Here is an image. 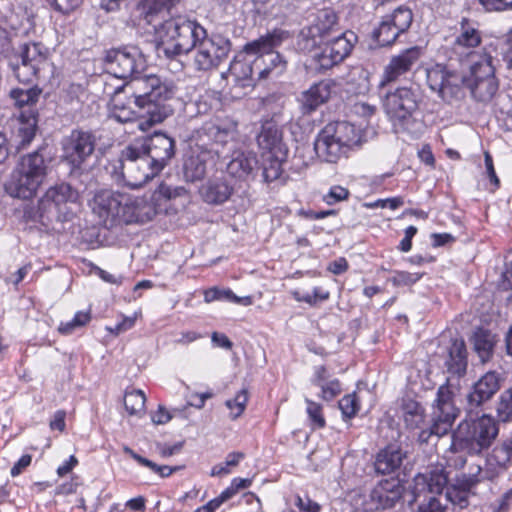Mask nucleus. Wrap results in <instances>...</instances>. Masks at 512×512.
Here are the masks:
<instances>
[{"instance_id":"f257e3e1","label":"nucleus","mask_w":512,"mask_h":512,"mask_svg":"<svg viewBox=\"0 0 512 512\" xmlns=\"http://www.w3.org/2000/svg\"><path fill=\"white\" fill-rule=\"evenodd\" d=\"M133 77V80L124 87L130 90L141 119L147 118L139 123V129L146 130L152 125L163 122L173 113V108L167 104V101L174 96V86L172 83L162 81L156 75Z\"/></svg>"},{"instance_id":"f03ea898","label":"nucleus","mask_w":512,"mask_h":512,"mask_svg":"<svg viewBox=\"0 0 512 512\" xmlns=\"http://www.w3.org/2000/svg\"><path fill=\"white\" fill-rule=\"evenodd\" d=\"M157 31L162 37L158 50L168 58L192 52L206 33L200 24L183 15L164 20Z\"/></svg>"},{"instance_id":"7ed1b4c3","label":"nucleus","mask_w":512,"mask_h":512,"mask_svg":"<svg viewBox=\"0 0 512 512\" xmlns=\"http://www.w3.org/2000/svg\"><path fill=\"white\" fill-rule=\"evenodd\" d=\"M420 100L418 90L412 87H398L384 94L383 107L397 133H420L422 123L416 118Z\"/></svg>"},{"instance_id":"20e7f679","label":"nucleus","mask_w":512,"mask_h":512,"mask_svg":"<svg viewBox=\"0 0 512 512\" xmlns=\"http://www.w3.org/2000/svg\"><path fill=\"white\" fill-rule=\"evenodd\" d=\"M48 165L39 150L23 155L5 184L6 192L19 199L32 198L43 184Z\"/></svg>"},{"instance_id":"39448f33","label":"nucleus","mask_w":512,"mask_h":512,"mask_svg":"<svg viewBox=\"0 0 512 512\" xmlns=\"http://www.w3.org/2000/svg\"><path fill=\"white\" fill-rule=\"evenodd\" d=\"M360 144V131L355 125L337 121L328 123L320 131L314 142V150L319 159L328 163H336L346 149Z\"/></svg>"},{"instance_id":"423d86ee","label":"nucleus","mask_w":512,"mask_h":512,"mask_svg":"<svg viewBox=\"0 0 512 512\" xmlns=\"http://www.w3.org/2000/svg\"><path fill=\"white\" fill-rule=\"evenodd\" d=\"M499 428L494 418L483 415L472 422L461 423L452 434L450 449L453 453L467 452L479 455L488 449L498 436Z\"/></svg>"},{"instance_id":"0eeeda50","label":"nucleus","mask_w":512,"mask_h":512,"mask_svg":"<svg viewBox=\"0 0 512 512\" xmlns=\"http://www.w3.org/2000/svg\"><path fill=\"white\" fill-rule=\"evenodd\" d=\"M99 139L96 131L82 128L73 129L62 139L63 158L71 166L72 171H82L86 168L87 162L98 150Z\"/></svg>"},{"instance_id":"6e6552de","label":"nucleus","mask_w":512,"mask_h":512,"mask_svg":"<svg viewBox=\"0 0 512 512\" xmlns=\"http://www.w3.org/2000/svg\"><path fill=\"white\" fill-rule=\"evenodd\" d=\"M459 410L454 403V394L448 385L438 388L431 414L432 424L429 430H422L419 440L427 443L431 436L442 437L452 428Z\"/></svg>"},{"instance_id":"1a4fd4ad","label":"nucleus","mask_w":512,"mask_h":512,"mask_svg":"<svg viewBox=\"0 0 512 512\" xmlns=\"http://www.w3.org/2000/svg\"><path fill=\"white\" fill-rule=\"evenodd\" d=\"M119 162L123 180L131 188L142 187L159 173L144 155V148L134 143L121 151Z\"/></svg>"},{"instance_id":"9d476101","label":"nucleus","mask_w":512,"mask_h":512,"mask_svg":"<svg viewBox=\"0 0 512 512\" xmlns=\"http://www.w3.org/2000/svg\"><path fill=\"white\" fill-rule=\"evenodd\" d=\"M104 66L108 73L121 79L141 74L146 69V59L142 51L132 45L106 51Z\"/></svg>"},{"instance_id":"9b49d317","label":"nucleus","mask_w":512,"mask_h":512,"mask_svg":"<svg viewBox=\"0 0 512 512\" xmlns=\"http://www.w3.org/2000/svg\"><path fill=\"white\" fill-rule=\"evenodd\" d=\"M357 41V35L350 30L325 40L312 59L316 69L326 71L342 63L351 54Z\"/></svg>"},{"instance_id":"f8f14e48","label":"nucleus","mask_w":512,"mask_h":512,"mask_svg":"<svg viewBox=\"0 0 512 512\" xmlns=\"http://www.w3.org/2000/svg\"><path fill=\"white\" fill-rule=\"evenodd\" d=\"M48 64V49L41 43L21 46L13 56L10 66L20 82L29 83Z\"/></svg>"},{"instance_id":"ddd939ff","label":"nucleus","mask_w":512,"mask_h":512,"mask_svg":"<svg viewBox=\"0 0 512 512\" xmlns=\"http://www.w3.org/2000/svg\"><path fill=\"white\" fill-rule=\"evenodd\" d=\"M402 486L398 480L381 481L371 492L368 501L364 495L355 494L351 499L350 512H371L374 509H389L401 499Z\"/></svg>"},{"instance_id":"4468645a","label":"nucleus","mask_w":512,"mask_h":512,"mask_svg":"<svg viewBox=\"0 0 512 512\" xmlns=\"http://www.w3.org/2000/svg\"><path fill=\"white\" fill-rule=\"evenodd\" d=\"M230 50L229 39L221 35L208 37L206 32L192 50L194 51L193 65L197 71L217 68L228 57Z\"/></svg>"},{"instance_id":"2eb2a0df","label":"nucleus","mask_w":512,"mask_h":512,"mask_svg":"<svg viewBox=\"0 0 512 512\" xmlns=\"http://www.w3.org/2000/svg\"><path fill=\"white\" fill-rule=\"evenodd\" d=\"M126 194L112 190H99L90 202L92 212L98 217L99 223L106 228L123 224L122 214L125 212Z\"/></svg>"},{"instance_id":"dca6fc26","label":"nucleus","mask_w":512,"mask_h":512,"mask_svg":"<svg viewBox=\"0 0 512 512\" xmlns=\"http://www.w3.org/2000/svg\"><path fill=\"white\" fill-rule=\"evenodd\" d=\"M161 196L171 199L175 194L168 186H160L158 192L150 197H132L126 194L125 212L122 214L123 224L145 223L152 220L158 212L156 202Z\"/></svg>"},{"instance_id":"f3484780","label":"nucleus","mask_w":512,"mask_h":512,"mask_svg":"<svg viewBox=\"0 0 512 512\" xmlns=\"http://www.w3.org/2000/svg\"><path fill=\"white\" fill-rule=\"evenodd\" d=\"M254 69L258 70L259 78H265L271 71V67L260 69V59L255 55L247 54L245 48L230 63L227 72H223L221 77L230 79L234 86L241 88H250L253 83Z\"/></svg>"},{"instance_id":"a211bd4d","label":"nucleus","mask_w":512,"mask_h":512,"mask_svg":"<svg viewBox=\"0 0 512 512\" xmlns=\"http://www.w3.org/2000/svg\"><path fill=\"white\" fill-rule=\"evenodd\" d=\"M137 148H144V155L149 157V162L155 170L162 171L169 161L175 156L176 141L164 132L157 131L141 142H134Z\"/></svg>"},{"instance_id":"6ab92c4d","label":"nucleus","mask_w":512,"mask_h":512,"mask_svg":"<svg viewBox=\"0 0 512 512\" xmlns=\"http://www.w3.org/2000/svg\"><path fill=\"white\" fill-rule=\"evenodd\" d=\"M286 37V32L282 30H273L258 39L251 41L245 45V51L247 54L255 55L260 59V69L266 58L273 68H279L281 72L285 68L286 62L282 56L274 52V49L279 46Z\"/></svg>"},{"instance_id":"aec40b11","label":"nucleus","mask_w":512,"mask_h":512,"mask_svg":"<svg viewBox=\"0 0 512 512\" xmlns=\"http://www.w3.org/2000/svg\"><path fill=\"white\" fill-rule=\"evenodd\" d=\"M235 132L236 124L233 122H206L193 132L191 141L194 142L195 147L210 148L211 144L227 143L234 138Z\"/></svg>"},{"instance_id":"412c9836","label":"nucleus","mask_w":512,"mask_h":512,"mask_svg":"<svg viewBox=\"0 0 512 512\" xmlns=\"http://www.w3.org/2000/svg\"><path fill=\"white\" fill-rule=\"evenodd\" d=\"M421 57V49L417 46L403 50L391 58L385 66L379 82V89L383 90L389 83L397 81L402 75L411 71Z\"/></svg>"},{"instance_id":"4be33fe9","label":"nucleus","mask_w":512,"mask_h":512,"mask_svg":"<svg viewBox=\"0 0 512 512\" xmlns=\"http://www.w3.org/2000/svg\"><path fill=\"white\" fill-rule=\"evenodd\" d=\"M462 75L437 64L427 70V84L443 99L454 95L461 84Z\"/></svg>"},{"instance_id":"5701e85b","label":"nucleus","mask_w":512,"mask_h":512,"mask_svg":"<svg viewBox=\"0 0 512 512\" xmlns=\"http://www.w3.org/2000/svg\"><path fill=\"white\" fill-rule=\"evenodd\" d=\"M501 387V378L495 371L484 374L474 385L472 391L467 395V403L470 410L480 407L484 402L490 400Z\"/></svg>"},{"instance_id":"b1692460","label":"nucleus","mask_w":512,"mask_h":512,"mask_svg":"<svg viewBox=\"0 0 512 512\" xmlns=\"http://www.w3.org/2000/svg\"><path fill=\"white\" fill-rule=\"evenodd\" d=\"M481 43V35L475 25L467 18L460 22V32L453 42V51L459 55L476 57L473 51Z\"/></svg>"},{"instance_id":"393cba45","label":"nucleus","mask_w":512,"mask_h":512,"mask_svg":"<svg viewBox=\"0 0 512 512\" xmlns=\"http://www.w3.org/2000/svg\"><path fill=\"white\" fill-rule=\"evenodd\" d=\"M44 195L45 201H50L61 211V216L65 221L68 220L71 214L69 204H75L79 199L78 191L67 183L50 187Z\"/></svg>"},{"instance_id":"a878e982","label":"nucleus","mask_w":512,"mask_h":512,"mask_svg":"<svg viewBox=\"0 0 512 512\" xmlns=\"http://www.w3.org/2000/svg\"><path fill=\"white\" fill-rule=\"evenodd\" d=\"M212 148L196 147L192 154L184 162V175L189 181H197L204 178L207 172V162L213 158Z\"/></svg>"},{"instance_id":"bb28decb","label":"nucleus","mask_w":512,"mask_h":512,"mask_svg":"<svg viewBox=\"0 0 512 512\" xmlns=\"http://www.w3.org/2000/svg\"><path fill=\"white\" fill-rule=\"evenodd\" d=\"M258 160L255 154L241 150L233 151L226 165L228 175L237 180H246L255 170Z\"/></svg>"},{"instance_id":"cd10ccee","label":"nucleus","mask_w":512,"mask_h":512,"mask_svg":"<svg viewBox=\"0 0 512 512\" xmlns=\"http://www.w3.org/2000/svg\"><path fill=\"white\" fill-rule=\"evenodd\" d=\"M125 92L126 87H119L111 97V117L120 123H127L138 118L139 124L142 119L139 110L135 111L132 107L134 98H126L124 96Z\"/></svg>"},{"instance_id":"c85d7f7f","label":"nucleus","mask_w":512,"mask_h":512,"mask_svg":"<svg viewBox=\"0 0 512 512\" xmlns=\"http://www.w3.org/2000/svg\"><path fill=\"white\" fill-rule=\"evenodd\" d=\"M234 190L232 183L224 177H219L207 181L202 186L200 193L206 203L219 205L229 200Z\"/></svg>"},{"instance_id":"c756f323","label":"nucleus","mask_w":512,"mask_h":512,"mask_svg":"<svg viewBox=\"0 0 512 512\" xmlns=\"http://www.w3.org/2000/svg\"><path fill=\"white\" fill-rule=\"evenodd\" d=\"M258 145L266 150L265 154H274L279 158H286L288 149L282 142V133L274 124H266L262 127L257 137Z\"/></svg>"},{"instance_id":"7c9ffc66","label":"nucleus","mask_w":512,"mask_h":512,"mask_svg":"<svg viewBox=\"0 0 512 512\" xmlns=\"http://www.w3.org/2000/svg\"><path fill=\"white\" fill-rule=\"evenodd\" d=\"M448 357L445 361L447 372L454 377L460 378L467 369V350L463 339H452L448 347Z\"/></svg>"},{"instance_id":"2f4dec72","label":"nucleus","mask_w":512,"mask_h":512,"mask_svg":"<svg viewBox=\"0 0 512 512\" xmlns=\"http://www.w3.org/2000/svg\"><path fill=\"white\" fill-rule=\"evenodd\" d=\"M404 458L402 451L395 446L380 450L375 458L374 468L378 474H390L400 467Z\"/></svg>"},{"instance_id":"473e14b6","label":"nucleus","mask_w":512,"mask_h":512,"mask_svg":"<svg viewBox=\"0 0 512 512\" xmlns=\"http://www.w3.org/2000/svg\"><path fill=\"white\" fill-rule=\"evenodd\" d=\"M325 40L318 28L308 25L303 27L297 35L296 49L303 54H309L313 59L314 53L323 45Z\"/></svg>"},{"instance_id":"72a5a7b5","label":"nucleus","mask_w":512,"mask_h":512,"mask_svg":"<svg viewBox=\"0 0 512 512\" xmlns=\"http://www.w3.org/2000/svg\"><path fill=\"white\" fill-rule=\"evenodd\" d=\"M478 60H474L469 75H462L461 84L468 86V82H479L487 79L488 77L495 76V68L493 66V57L484 53L477 55Z\"/></svg>"},{"instance_id":"f704fd0d","label":"nucleus","mask_w":512,"mask_h":512,"mask_svg":"<svg viewBox=\"0 0 512 512\" xmlns=\"http://www.w3.org/2000/svg\"><path fill=\"white\" fill-rule=\"evenodd\" d=\"M332 86L333 82L330 80H322L312 85L302 94L303 106L309 111L315 110L330 98Z\"/></svg>"},{"instance_id":"c9c22d12","label":"nucleus","mask_w":512,"mask_h":512,"mask_svg":"<svg viewBox=\"0 0 512 512\" xmlns=\"http://www.w3.org/2000/svg\"><path fill=\"white\" fill-rule=\"evenodd\" d=\"M473 350L478 355L480 361L485 363L489 361L493 355L496 345V336L488 330L478 329L471 337Z\"/></svg>"},{"instance_id":"e433bc0d","label":"nucleus","mask_w":512,"mask_h":512,"mask_svg":"<svg viewBox=\"0 0 512 512\" xmlns=\"http://www.w3.org/2000/svg\"><path fill=\"white\" fill-rule=\"evenodd\" d=\"M61 211L54 206L50 201H45V195H43L39 201L37 210L33 215L28 211H25V216L33 221H38L44 226L50 225L53 221L64 222Z\"/></svg>"},{"instance_id":"4c0bfd02","label":"nucleus","mask_w":512,"mask_h":512,"mask_svg":"<svg viewBox=\"0 0 512 512\" xmlns=\"http://www.w3.org/2000/svg\"><path fill=\"white\" fill-rule=\"evenodd\" d=\"M401 415L407 428L416 429L424 422L425 410L419 402L404 398L401 402Z\"/></svg>"},{"instance_id":"58836bf2","label":"nucleus","mask_w":512,"mask_h":512,"mask_svg":"<svg viewBox=\"0 0 512 512\" xmlns=\"http://www.w3.org/2000/svg\"><path fill=\"white\" fill-rule=\"evenodd\" d=\"M512 462V437L495 446L487 456V464L490 467L504 470Z\"/></svg>"},{"instance_id":"ea45409f","label":"nucleus","mask_w":512,"mask_h":512,"mask_svg":"<svg viewBox=\"0 0 512 512\" xmlns=\"http://www.w3.org/2000/svg\"><path fill=\"white\" fill-rule=\"evenodd\" d=\"M473 98L481 102L490 101L493 96L496 94L498 90V81L496 77H488L483 81L479 82H468V86H466Z\"/></svg>"},{"instance_id":"a19ab883","label":"nucleus","mask_w":512,"mask_h":512,"mask_svg":"<svg viewBox=\"0 0 512 512\" xmlns=\"http://www.w3.org/2000/svg\"><path fill=\"white\" fill-rule=\"evenodd\" d=\"M399 35V31L393 26L387 17L384 16L378 27L373 30L372 39L376 41L378 46L384 47L392 45Z\"/></svg>"},{"instance_id":"79ce46f5","label":"nucleus","mask_w":512,"mask_h":512,"mask_svg":"<svg viewBox=\"0 0 512 512\" xmlns=\"http://www.w3.org/2000/svg\"><path fill=\"white\" fill-rule=\"evenodd\" d=\"M337 20V15L333 10L324 9L319 11L315 22L311 25L318 28L320 34L327 40L338 25Z\"/></svg>"},{"instance_id":"37998d69","label":"nucleus","mask_w":512,"mask_h":512,"mask_svg":"<svg viewBox=\"0 0 512 512\" xmlns=\"http://www.w3.org/2000/svg\"><path fill=\"white\" fill-rule=\"evenodd\" d=\"M417 485H426L429 492L436 496L443 495L442 490L447 484V477L442 470L431 471L428 475L417 477Z\"/></svg>"},{"instance_id":"c03bdc74","label":"nucleus","mask_w":512,"mask_h":512,"mask_svg":"<svg viewBox=\"0 0 512 512\" xmlns=\"http://www.w3.org/2000/svg\"><path fill=\"white\" fill-rule=\"evenodd\" d=\"M263 178L265 182H272L280 178L283 169L282 163L286 158H279L274 154H263Z\"/></svg>"},{"instance_id":"a18cd8bd","label":"nucleus","mask_w":512,"mask_h":512,"mask_svg":"<svg viewBox=\"0 0 512 512\" xmlns=\"http://www.w3.org/2000/svg\"><path fill=\"white\" fill-rule=\"evenodd\" d=\"M470 489L471 488H466L465 482L460 480L459 488H448L446 493L441 495V498H443V502L448 506L450 504L452 506H458L460 509H463L468 506V492Z\"/></svg>"},{"instance_id":"49530a36","label":"nucleus","mask_w":512,"mask_h":512,"mask_svg":"<svg viewBox=\"0 0 512 512\" xmlns=\"http://www.w3.org/2000/svg\"><path fill=\"white\" fill-rule=\"evenodd\" d=\"M386 17L400 34L406 32L413 21V13L411 9L404 6L396 8L391 14L386 15Z\"/></svg>"},{"instance_id":"de8ad7c7","label":"nucleus","mask_w":512,"mask_h":512,"mask_svg":"<svg viewBox=\"0 0 512 512\" xmlns=\"http://www.w3.org/2000/svg\"><path fill=\"white\" fill-rule=\"evenodd\" d=\"M41 94V90L37 87L29 89L16 88L11 90L10 96L18 107L34 105Z\"/></svg>"},{"instance_id":"09e8293b","label":"nucleus","mask_w":512,"mask_h":512,"mask_svg":"<svg viewBox=\"0 0 512 512\" xmlns=\"http://www.w3.org/2000/svg\"><path fill=\"white\" fill-rule=\"evenodd\" d=\"M145 395L141 390L126 392L124 396V406L130 415H138L144 411Z\"/></svg>"},{"instance_id":"8fccbe9b","label":"nucleus","mask_w":512,"mask_h":512,"mask_svg":"<svg viewBox=\"0 0 512 512\" xmlns=\"http://www.w3.org/2000/svg\"><path fill=\"white\" fill-rule=\"evenodd\" d=\"M497 417L502 422L512 419V385L504 390L496 406Z\"/></svg>"},{"instance_id":"3c124183","label":"nucleus","mask_w":512,"mask_h":512,"mask_svg":"<svg viewBox=\"0 0 512 512\" xmlns=\"http://www.w3.org/2000/svg\"><path fill=\"white\" fill-rule=\"evenodd\" d=\"M248 402V391L242 389L233 399L226 401L225 405L228 409H232V403H236V411L230 412L231 419L235 420L242 415Z\"/></svg>"},{"instance_id":"603ef678","label":"nucleus","mask_w":512,"mask_h":512,"mask_svg":"<svg viewBox=\"0 0 512 512\" xmlns=\"http://www.w3.org/2000/svg\"><path fill=\"white\" fill-rule=\"evenodd\" d=\"M449 506L443 502L440 496H432L428 500L423 501L416 512H448Z\"/></svg>"},{"instance_id":"864d4df0","label":"nucleus","mask_w":512,"mask_h":512,"mask_svg":"<svg viewBox=\"0 0 512 512\" xmlns=\"http://www.w3.org/2000/svg\"><path fill=\"white\" fill-rule=\"evenodd\" d=\"M349 196L350 192L347 188L340 185H334L329 189L328 193L323 196V201L327 205H334L338 202L347 200Z\"/></svg>"},{"instance_id":"5fc2aeb1","label":"nucleus","mask_w":512,"mask_h":512,"mask_svg":"<svg viewBox=\"0 0 512 512\" xmlns=\"http://www.w3.org/2000/svg\"><path fill=\"white\" fill-rule=\"evenodd\" d=\"M422 274L409 273L406 271H396L395 275L390 279L394 286H409L416 283Z\"/></svg>"},{"instance_id":"6e6d98bb","label":"nucleus","mask_w":512,"mask_h":512,"mask_svg":"<svg viewBox=\"0 0 512 512\" xmlns=\"http://www.w3.org/2000/svg\"><path fill=\"white\" fill-rule=\"evenodd\" d=\"M339 408L341 409V411L345 417H348V418L353 417L357 413L358 408H359L355 394L345 395L339 401Z\"/></svg>"},{"instance_id":"4d7b16f0","label":"nucleus","mask_w":512,"mask_h":512,"mask_svg":"<svg viewBox=\"0 0 512 512\" xmlns=\"http://www.w3.org/2000/svg\"><path fill=\"white\" fill-rule=\"evenodd\" d=\"M404 204L402 197H394V198H387V199H379L375 202H369L364 203V206L367 208H390L392 210H395L399 207H401Z\"/></svg>"},{"instance_id":"13d9d810","label":"nucleus","mask_w":512,"mask_h":512,"mask_svg":"<svg viewBox=\"0 0 512 512\" xmlns=\"http://www.w3.org/2000/svg\"><path fill=\"white\" fill-rule=\"evenodd\" d=\"M308 407H307V413L310 417V419L317 425V427L322 428L325 426V419L322 416V408L319 404L312 402L310 400H307Z\"/></svg>"},{"instance_id":"bf43d9fd","label":"nucleus","mask_w":512,"mask_h":512,"mask_svg":"<svg viewBox=\"0 0 512 512\" xmlns=\"http://www.w3.org/2000/svg\"><path fill=\"white\" fill-rule=\"evenodd\" d=\"M220 300L237 303L243 306H249L253 303L251 296L238 297L230 289H220Z\"/></svg>"},{"instance_id":"052dcab7","label":"nucleus","mask_w":512,"mask_h":512,"mask_svg":"<svg viewBox=\"0 0 512 512\" xmlns=\"http://www.w3.org/2000/svg\"><path fill=\"white\" fill-rule=\"evenodd\" d=\"M322 397L325 400H332L341 392V385L337 379L321 384Z\"/></svg>"},{"instance_id":"680f3d73","label":"nucleus","mask_w":512,"mask_h":512,"mask_svg":"<svg viewBox=\"0 0 512 512\" xmlns=\"http://www.w3.org/2000/svg\"><path fill=\"white\" fill-rule=\"evenodd\" d=\"M486 11H504L512 8V0H478Z\"/></svg>"},{"instance_id":"e2e57ef3","label":"nucleus","mask_w":512,"mask_h":512,"mask_svg":"<svg viewBox=\"0 0 512 512\" xmlns=\"http://www.w3.org/2000/svg\"><path fill=\"white\" fill-rule=\"evenodd\" d=\"M143 466L150 468L152 471L159 474L163 478L170 476L172 473L179 471L182 468V466H174V467H170L167 465L160 466L149 459H146V462L144 463Z\"/></svg>"},{"instance_id":"0e129e2a","label":"nucleus","mask_w":512,"mask_h":512,"mask_svg":"<svg viewBox=\"0 0 512 512\" xmlns=\"http://www.w3.org/2000/svg\"><path fill=\"white\" fill-rule=\"evenodd\" d=\"M481 471L482 468L480 465H474L470 467V472L467 475L464 474L462 479V481L465 482L466 488H472L478 482H480Z\"/></svg>"},{"instance_id":"69168bd1","label":"nucleus","mask_w":512,"mask_h":512,"mask_svg":"<svg viewBox=\"0 0 512 512\" xmlns=\"http://www.w3.org/2000/svg\"><path fill=\"white\" fill-rule=\"evenodd\" d=\"M80 0H53L52 6L62 14H68L79 5Z\"/></svg>"},{"instance_id":"338daca9","label":"nucleus","mask_w":512,"mask_h":512,"mask_svg":"<svg viewBox=\"0 0 512 512\" xmlns=\"http://www.w3.org/2000/svg\"><path fill=\"white\" fill-rule=\"evenodd\" d=\"M295 505L301 512H319L320 506L318 503L312 501L310 498L303 499L300 496L296 497Z\"/></svg>"},{"instance_id":"774afa93","label":"nucleus","mask_w":512,"mask_h":512,"mask_svg":"<svg viewBox=\"0 0 512 512\" xmlns=\"http://www.w3.org/2000/svg\"><path fill=\"white\" fill-rule=\"evenodd\" d=\"M512 505V488L505 492L499 499L496 506L492 507V512H508Z\"/></svg>"}]
</instances>
